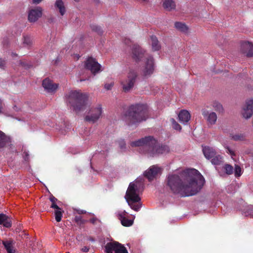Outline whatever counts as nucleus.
Wrapping results in <instances>:
<instances>
[{
  "instance_id": "f257e3e1",
  "label": "nucleus",
  "mask_w": 253,
  "mask_h": 253,
  "mask_svg": "<svg viewBox=\"0 0 253 253\" xmlns=\"http://www.w3.org/2000/svg\"><path fill=\"white\" fill-rule=\"evenodd\" d=\"M167 182L173 193L187 197L199 192L205 183V179L198 170L193 169H187L180 176L175 174H169Z\"/></svg>"
},
{
  "instance_id": "f03ea898",
  "label": "nucleus",
  "mask_w": 253,
  "mask_h": 253,
  "mask_svg": "<svg viewBox=\"0 0 253 253\" xmlns=\"http://www.w3.org/2000/svg\"><path fill=\"white\" fill-rule=\"evenodd\" d=\"M143 186L142 178L136 179L129 184L125 197L130 208L136 211H139L142 207L140 194L143 190Z\"/></svg>"
},
{
  "instance_id": "7ed1b4c3",
  "label": "nucleus",
  "mask_w": 253,
  "mask_h": 253,
  "mask_svg": "<svg viewBox=\"0 0 253 253\" xmlns=\"http://www.w3.org/2000/svg\"><path fill=\"white\" fill-rule=\"evenodd\" d=\"M88 95L80 90H71L65 95L68 106L76 112L84 110L88 105Z\"/></svg>"
},
{
  "instance_id": "20e7f679",
  "label": "nucleus",
  "mask_w": 253,
  "mask_h": 253,
  "mask_svg": "<svg viewBox=\"0 0 253 253\" xmlns=\"http://www.w3.org/2000/svg\"><path fill=\"white\" fill-rule=\"evenodd\" d=\"M132 57L136 62L145 59L144 66L142 69V73L144 76H150L154 73L155 65L153 57L146 54L145 51L139 45H133Z\"/></svg>"
},
{
  "instance_id": "39448f33",
  "label": "nucleus",
  "mask_w": 253,
  "mask_h": 253,
  "mask_svg": "<svg viewBox=\"0 0 253 253\" xmlns=\"http://www.w3.org/2000/svg\"><path fill=\"white\" fill-rule=\"evenodd\" d=\"M148 118L146 107L142 104L131 106L126 112L124 120L128 126L136 125Z\"/></svg>"
},
{
  "instance_id": "423d86ee",
  "label": "nucleus",
  "mask_w": 253,
  "mask_h": 253,
  "mask_svg": "<svg viewBox=\"0 0 253 253\" xmlns=\"http://www.w3.org/2000/svg\"><path fill=\"white\" fill-rule=\"evenodd\" d=\"M137 74L134 70H130L126 77L122 79L121 84L125 92L130 91L134 87Z\"/></svg>"
},
{
  "instance_id": "0eeeda50",
  "label": "nucleus",
  "mask_w": 253,
  "mask_h": 253,
  "mask_svg": "<svg viewBox=\"0 0 253 253\" xmlns=\"http://www.w3.org/2000/svg\"><path fill=\"white\" fill-rule=\"evenodd\" d=\"M169 152V146L165 145H160L155 140L154 145H151L148 150V154L150 156H156L160 154H165Z\"/></svg>"
},
{
  "instance_id": "6e6552de",
  "label": "nucleus",
  "mask_w": 253,
  "mask_h": 253,
  "mask_svg": "<svg viewBox=\"0 0 253 253\" xmlns=\"http://www.w3.org/2000/svg\"><path fill=\"white\" fill-rule=\"evenodd\" d=\"M102 111L101 105L97 104L91 109L89 114L86 116L85 120L92 123L96 122L101 117Z\"/></svg>"
},
{
  "instance_id": "1a4fd4ad",
  "label": "nucleus",
  "mask_w": 253,
  "mask_h": 253,
  "mask_svg": "<svg viewBox=\"0 0 253 253\" xmlns=\"http://www.w3.org/2000/svg\"><path fill=\"white\" fill-rule=\"evenodd\" d=\"M155 143V139L151 136H148L131 142L130 143V146L132 147L142 146L146 150L148 153L150 145H154Z\"/></svg>"
},
{
  "instance_id": "9d476101",
  "label": "nucleus",
  "mask_w": 253,
  "mask_h": 253,
  "mask_svg": "<svg viewBox=\"0 0 253 253\" xmlns=\"http://www.w3.org/2000/svg\"><path fill=\"white\" fill-rule=\"evenodd\" d=\"M106 253H128L126 248L117 242L108 243L105 246Z\"/></svg>"
},
{
  "instance_id": "9b49d317",
  "label": "nucleus",
  "mask_w": 253,
  "mask_h": 253,
  "mask_svg": "<svg viewBox=\"0 0 253 253\" xmlns=\"http://www.w3.org/2000/svg\"><path fill=\"white\" fill-rule=\"evenodd\" d=\"M118 218L120 220L121 224L124 226L129 227L131 226L135 218L134 215H132V219H128V213L125 210H119L116 212Z\"/></svg>"
},
{
  "instance_id": "f8f14e48",
  "label": "nucleus",
  "mask_w": 253,
  "mask_h": 253,
  "mask_svg": "<svg viewBox=\"0 0 253 253\" xmlns=\"http://www.w3.org/2000/svg\"><path fill=\"white\" fill-rule=\"evenodd\" d=\"M85 67L93 74L98 73L101 70V65L94 58L90 57L85 62Z\"/></svg>"
},
{
  "instance_id": "ddd939ff",
  "label": "nucleus",
  "mask_w": 253,
  "mask_h": 253,
  "mask_svg": "<svg viewBox=\"0 0 253 253\" xmlns=\"http://www.w3.org/2000/svg\"><path fill=\"white\" fill-rule=\"evenodd\" d=\"M242 115L245 119L250 118L253 115V99L246 101L245 105L243 107Z\"/></svg>"
},
{
  "instance_id": "4468645a",
  "label": "nucleus",
  "mask_w": 253,
  "mask_h": 253,
  "mask_svg": "<svg viewBox=\"0 0 253 253\" xmlns=\"http://www.w3.org/2000/svg\"><path fill=\"white\" fill-rule=\"evenodd\" d=\"M42 85L44 90L48 93H54L58 87L57 84L54 83L51 80L48 78L45 79L43 80Z\"/></svg>"
},
{
  "instance_id": "2eb2a0df",
  "label": "nucleus",
  "mask_w": 253,
  "mask_h": 253,
  "mask_svg": "<svg viewBox=\"0 0 253 253\" xmlns=\"http://www.w3.org/2000/svg\"><path fill=\"white\" fill-rule=\"evenodd\" d=\"M202 113L204 118L207 120L208 125H213L217 121V115L213 112H209L206 109H203Z\"/></svg>"
},
{
  "instance_id": "dca6fc26",
  "label": "nucleus",
  "mask_w": 253,
  "mask_h": 253,
  "mask_svg": "<svg viewBox=\"0 0 253 253\" xmlns=\"http://www.w3.org/2000/svg\"><path fill=\"white\" fill-rule=\"evenodd\" d=\"M161 172V169L157 166H153L151 167L148 170H146L144 174L145 176L151 181L156 177Z\"/></svg>"
},
{
  "instance_id": "f3484780",
  "label": "nucleus",
  "mask_w": 253,
  "mask_h": 253,
  "mask_svg": "<svg viewBox=\"0 0 253 253\" xmlns=\"http://www.w3.org/2000/svg\"><path fill=\"white\" fill-rule=\"evenodd\" d=\"M42 9L40 7H37L31 9L29 12L28 20L31 22L36 21L42 15Z\"/></svg>"
},
{
  "instance_id": "a211bd4d",
  "label": "nucleus",
  "mask_w": 253,
  "mask_h": 253,
  "mask_svg": "<svg viewBox=\"0 0 253 253\" xmlns=\"http://www.w3.org/2000/svg\"><path fill=\"white\" fill-rule=\"evenodd\" d=\"M216 169L221 176L230 175L233 172L232 166L229 164L222 165L221 167H216Z\"/></svg>"
},
{
  "instance_id": "6ab92c4d",
  "label": "nucleus",
  "mask_w": 253,
  "mask_h": 253,
  "mask_svg": "<svg viewBox=\"0 0 253 253\" xmlns=\"http://www.w3.org/2000/svg\"><path fill=\"white\" fill-rule=\"evenodd\" d=\"M241 50L248 57L253 56V43L249 42H244L242 43Z\"/></svg>"
},
{
  "instance_id": "aec40b11",
  "label": "nucleus",
  "mask_w": 253,
  "mask_h": 253,
  "mask_svg": "<svg viewBox=\"0 0 253 253\" xmlns=\"http://www.w3.org/2000/svg\"><path fill=\"white\" fill-rule=\"evenodd\" d=\"M190 114L189 112L187 110H181L178 114V119L179 122L184 125H186L190 119Z\"/></svg>"
},
{
  "instance_id": "412c9836",
  "label": "nucleus",
  "mask_w": 253,
  "mask_h": 253,
  "mask_svg": "<svg viewBox=\"0 0 253 253\" xmlns=\"http://www.w3.org/2000/svg\"><path fill=\"white\" fill-rule=\"evenodd\" d=\"M203 152L205 157L207 159H211L216 154L215 150L213 148L210 146H203Z\"/></svg>"
},
{
  "instance_id": "4be33fe9",
  "label": "nucleus",
  "mask_w": 253,
  "mask_h": 253,
  "mask_svg": "<svg viewBox=\"0 0 253 253\" xmlns=\"http://www.w3.org/2000/svg\"><path fill=\"white\" fill-rule=\"evenodd\" d=\"M0 224H2L6 227H9L11 225V219L6 215L0 213Z\"/></svg>"
},
{
  "instance_id": "5701e85b",
  "label": "nucleus",
  "mask_w": 253,
  "mask_h": 253,
  "mask_svg": "<svg viewBox=\"0 0 253 253\" xmlns=\"http://www.w3.org/2000/svg\"><path fill=\"white\" fill-rule=\"evenodd\" d=\"M163 6L167 10L171 11L175 9V2L174 0H164Z\"/></svg>"
},
{
  "instance_id": "b1692460",
  "label": "nucleus",
  "mask_w": 253,
  "mask_h": 253,
  "mask_svg": "<svg viewBox=\"0 0 253 253\" xmlns=\"http://www.w3.org/2000/svg\"><path fill=\"white\" fill-rule=\"evenodd\" d=\"M211 162L212 165L216 167H221L222 165L223 158L220 155H215L211 158Z\"/></svg>"
},
{
  "instance_id": "393cba45",
  "label": "nucleus",
  "mask_w": 253,
  "mask_h": 253,
  "mask_svg": "<svg viewBox=\"0 0 253 253\" xmlns=\"http://www.w3.org/2000/svg\"><path fill=\"white\" fill-rule=\"evenodd\" d=\"M151 41L152 50L154 51L159 50L160 49L161 46L156 37L152 36L151 37Z\"/></svg>"
},
{
  "instance_id": "a878e982",
  "label": "nucleus",
  "mask_w": 253,
  "mask_h": 253,
  "mask_svg": "<svg viewBox=\"0 0 253 253\" xmlns=\"http://www.w3.org/2000/svg\"><path fill=\"white\" fill-rule=\"evenodd\" d=\"M55 6L58 9L61 15L63 16L65 12V7L62 0H57L55 3Z\"/></svg>"
},
{
  "instance_id": "bb28decb",
  "label": "nucleus",
  "mask_w": 253,
  "mask_h": 253,
  "mask_svg": "<svg viewBox=\"0 0 253 253\" xmlns=\"http://www.w3.org/2000/svg\"><path fill=\"white\" fill-rule=\"evenodd\" d=\"M174 25L175 28L181 32L187 33L188 31V28L184 23L180 22H177L175 23Z\"/></svg>"
},
{
  "instance_id": "cd10ccee",
  "label": "nucleus",
  "mask_w": 253,
  "mask_h": 253,
  "mask_svg": "<svg viewBox=\"0 0 253 253\" xmlns=\"http://www.w3.org/2000/svg\"><path fill=\"white\" fill-rule=\"evenodd\" d=\"M5 249L8 253H15V251L13 248L12 243L10 241H3L2 242Z\"/></svg>"
},
{
  "instance_id": "c85d7f7f",
  "label": "nucleus",
  "mask_w": 253,
  "mask_h": 253,
  "mask_svg": "<svg viewBox=\"0 0 253 253\" xmlns=\"http://www.w3.org/2000/svg\"><path fill=\"white\" fill-rule=\"evenodd\" d=\"M9 138H8L3 132L0 130V148L3 147L8 142Z\"/></svg>"
},
{
  "instance_id": "c756f323",
  "label": "nucleus",
  "mask_w": 253,
  "mask_h": 253,
  "mask_svg": "<svg viewBox=\"0 0 253 253\" xmlns=\"http://www.w3.org/2000/svg\"><path fill=\"white\" fill-rule=\"evenodd\" d=\"M23 44L24 47H30L32 44V40L31 38L28 35L23 36Z\"/></svg>"
},
{
  "instance_id": "7c9ffc66",
  "label": "nucleus",
  "mask_w": 253,
  "mask_h": 253,
  "mask_svg": "<svg viewBox=\"0 0 253 253\" xmlns=\"http://www.w3.org/2000/svg\"><path fill=\"white\" fill-rule=\"evenodd\" d=\"M232 138L235 141H243L246 138L244 133H238L231 135Z\"/></svg>"
},
{
  "instance_id": "2f4dec72",
  "label": "nucleus",
  "mask_w": 253,
  "mask_h": 253,
  "mask_svg": "<svg viewBox=\"0 0 253 253\" xmlns=\"http://www.w3.org/2000/svg\"><path fill=\"white\" fill-rule=\"evenodd\" d=\"M212 106L214 110L219 113H222L223 111V108L222 105L217 102H215L213 103Z\"/></svg>"
},
{
  "instance_id": "473e14b6",
  "label": "nucleus",
  "mask_w": 253,
  "mask_h": 253,
  "mask_svg": "<svg viewBox=\"0 0 253 253\" xmlns=\"http://www.w3.org/2000/svg\"><path fill=\"white\" fill-rule=\"evenodd\" d=\"M55 216L57 222H60L61 221L62 217V212L61 209L55 211Z\"/></svg>"
},
{
  "instance_id": "72a5a7b5",
  "label": "nucleus",
  "mask_w": 253,
  "mask_h": 253,
  "mask_svg": "<svg viewBox=\"0 0 253 253\" xmlns=\"http://www.w3.org/2000/svg\"><path fill=\"white\" fill-rule=\"evenodd\" d=\"M170 121L172 125V127L175 129L180 130L181 129V126L175 121L174 119H171Z\"/></svg>"
},
{
  "instance_id": "f704fd0d",
  "label": "nucleus",
  "mask_w": 253,
  "mask_h": 253,
  "mask_svg": "<svg viewBox=\"0 0 253 253\" xmlns=\"http://www.w3.org/2000/svg\"><path fill=\"white\" fill-rule=\"evenodd\" d=\"M235 176L236 177H239L241 175L242 172L241 168L238 165H235Z\"/></svg>"
},
{
  "instance_id": "c9c22d12",
  "label": "nucleus",
  "mask_w": 253,
  "mask_h": 253,
  "mask_svg": "<svg viewBox=\"0 0 253 253\" xmlns=\"http://www.w3.org/2000/svg\"><path fill=\"white\" fill-rule=\"evenodd\" d=\"M91 29L92 30L97 32L99 34H101L102 33V30L100 27L97 25H92L91 26Z\"/></svg>"
},
{
  "instance_id": "e433bc0d",
  "label": "nucleus",
  "mask_w": 253,
  "mask_h": 253,
  "mask_svg": "<svg viewBox=\"0 0 253 253\" xmlns=\"http://www.w3.org/2000/svg\"><path fill=\"white\" fill-rule=\"evenodd\" d=\"M114 85V82L111 81L110 83H107L104 84V88L107 90H110L112 89L113 86Z\"/></svg>"
},
{
  "instance_id": "4c0bfd02",
  "label": "nucleus",
  "mask_w": 253,
  "mask_h": 253,
  "mask_svg": "<svg viewBox=\"0 0 253 253\" xmlns=\"http://www.w3.org/2000/svg\"><path fill=\"white\" fill-rule=\"evenodd\" d=\"M118 143L120 148L122 150V151H124L126 149V143L124 140H120L118 141Z\"/></svg>"
},
{
  "instance_id": "58836bf2",
  "label": "nucleus",
  "mask_w": 253,
  "mask_h": 253,
  "mask_svg": "<svg viewBox=\"0 0 253 253\" xmlns=\"http://www.w3.org/2000/svg\"><path fill=\"white\" fill-rule=\"evenodd\" d=\"M246 216H253V207L251 206L249 207L248 211L245 212Z\"/></svg>"
},
{
  "instance_id": "ea45409f",
  "label": "nucleus",
  "mask_w": 253,
  "mask_h": 253,
  "mask_svg": "<svg viewBox=\"0 0 253 253\" xmlns=\"http://www.w3.org/2000/svg\"><path fill=\"white\" fill-rule=\"evenodd\" d=\"M225 148L226 149V152L233 158V157L235 156L234 152L229 147H226Z\"/></svg>"
},
{
  "instance_id": "a19ab883",
  "label": "nucleus",
  "mask_w": 253,
  "mask_h": 253,
  "mask_svg": "<svg viewBox=\"0 0 253 253\" xmlns=\"http://www.w3.org/2000/svg\"><path fill=\"white\" fill-rule=\"evenodd\" d=\"M75 220L78 223H83L81 216H76L75 217Z\"/></svg>"
},
{
  "instance_id": "79ce46f5",
  "label": "nucleus",
  "mask_w": 253,
  "mask_h": 253,
  "mask_svg": "<svg viewBox=\"0 0 253 253\" xmlns=\"http://www.w3.org/2000/svg\"><path fill=\"white\" fill-rule=\"evenodd\" d=\"M5 65V61L2 59L1 58H0V68H4Z\"/></svg>"
},
{
  "instance_id": "37998d69",
  "label": "nucleus",
  "mask_w": 253,
  "mask_h": 253,
  "mask_svg": "<svg viewBox=\"0 0 253 253\" xmlns=\"http://www.w3.org/2000/svg\"><path fill=\"white\" fill-rule=\"evenodd\" d=\"M29 153L28 152H24L23 153V157L25 161H28L29 160Z\"/></svg>"
},
{
  "instance_id": "c03bdc74",
  "label": "nucleus",
  "mask_w": 253,
  "mask_h": 253,
  "mask_svg": "<svg viewBox=\"0 0 253 253\" xmlns=\"http://www.w3.org/2000/svg\"><path fill=\"white\" fill-rule=\"evenodd\" d=\"M51 208L56 209V210H60V208L55 204V203H52Z\"/></svg>"
},
{
  "instance_id": "a18cd8bd",
  "label": "nucleus",
  "mask_w": 253,
  "mask_h": 253,
  "mask_svg": "<svg viewBox=\"0 0 253 253\" xmlns=\"http://www.w3.org/2000/svg\"><path fill=\"white\" fill-rule=\"evenodd\" d=\"M3 103L1 100L0 99V113L3 112Z\"/></svg>"
},
{
  "instance_id": "49530a36",
  "label": "nucleus",
  "mask_w": 253,
  "mask_h": 253,
  "mask_svg": "<svg viewBox=\"0 0 253 253\" xmlns=\"http://www.w3.org/2000/svg\"><path fill=\"white\" fill-rule=\"evenodd\" d=\"M43 0H32V3L35 4H38L42 2Z\"/></svg>"
},
{
  "instance_id": "de8ad7c7",
  "label": "nucleus",
  "mask_w": 253,
  "mask_h": 253,
  "mask_svg": "<svg viewBox=\"0 0 253 253\" xmlns=\"http://www.w3.org/2000/svg\"><path fill=\"white\" fill-rule=\"evenodd\" d=\"M76 211H77V212L78 214H83V213H86V211H84V210H77Z\"/></svg>"
},
{
  "instance_id": "09e8293b",
  "label": "nucleus",
  "mask_w": 253,
  "mask_h": 253,
  "mask_svg": "<svg viewBox=\"0 0 253 253\" xmlns=\"http://www.w3.org/2000/svg\"><path fill=\"white\" fill-rule=\"evenodd\" d=\"M50 200L52 203H55V202L57 200L56 198L53 196H51L50 197Z\"/></svg>"
},
{
  "instance_id": "8fccbe9b",
  "label": "nucleus",
  "mask_w": 253,
  "mask_h": 253,
  "mask_svg": "<svg viewBox=\"0 0 253 253\" xmlns=\"http://www.w3.org/2000/svg\"><path fill=\"white\" fill-rule=\"evenodd\" d=\"M82 250L84 252H87L89 251V248L87 247H84L82 248Z\"/></svg>"
},
{
  "instance_id": "3c124183",
  "label": "nucleus",
  "mask_w": 253,
  "mask_h": 253,
  "mask_svg": "<svg viewBox=\"0 0 253 253\" xmlns=\"http://www.w3.org/2000/svg\"><path fill=\"white\" fill-rule=\"evenodd\" d=\"M95 219H94V218H92V219H90V222L92 223H95Z\"/></svg>"
},
{
  "instance_id": "603ef678",
  "label": "nucleus",
  "mask_w": 253,
  "mask_h": 253,
  "mask_svg": "<svg viewBox=\"0 0 253 253\" xmlns=\"http://www.w3.org/2000/svg\"><path fill=\"white\" fill-rule=\"evenodd\" d=\"M20 64H21L23 66H25V64L23 62L20 61Z\"/></svg>"
},
{
  "instance_id": "864d4df0",
  "label": "nucleus",
  "mask_w": 253,
  "mask_h": 253,
  "mask_svg": "<svg viewBox=\"0 0 253 253\" xmlns=\"http://www.w3.org/2000/svg\"><path fill=\"white\" fill-rule=\"evenodd\" d=\"M12 55L16 56V55H17V54H15V53H12Z\"/></svg>"
},
{
  "instance_id": "5fc2aeb1",
  "label": "nucleus",
  "mask_w": 253,
  "mask_h": 253,
  "mask_svg": "<svg viewBox=\"0 0 253 253\" xmlns=\"http://www.w3.org/2000/svg\"><path fill=\"white\" fill-rule=\"evenodd\" d=\"M84 81V80H80V82H82V81Z\"/></svg>"
},
{
  "instance_id": "6e6d98bb",
  "label": "nucleus",
  "mask_w": 253,
  "mask_h": 253,
  "mask_svg": "<svg viewBox=\"0 0 253 253\" xmlns=\"http://www.w3.org/2000/svg\"><path fill=\"white\" fill-rule=\"evenodd\" d=\"M61 133H62V134H64V133H65V132H63V131H61Z\"/></svg>"
},
{
  "instance_id": "4d7b16f0",
  "label": "nucleus",
  "mask_w": 253,
  "mask_h": 253,
  "mask_svg": "<svg viewBox=\"0 0 253 253\" xmlns=\"http://www.w3.org/2000/svg\"><path fill=\"white\" fill-rule=\"evenodd\" d=\"M76 1H79L80 0H74Z\"/></svg>"
}]
</instances>
